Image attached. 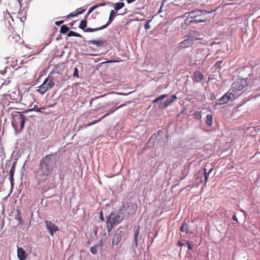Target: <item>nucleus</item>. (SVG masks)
I'll use <instances>...</instances> for the list:
<instances>
[{"label":"nucleus","mask_w":260,"mask_h":260,"mask_svg":"<svg viewBox=\"0 0 260 260\" xmlns=\"http://www.w3.org/2000/svg\"><path fill=\"white\" fill-rule=\"evenodd\" d=\"M56 166L55 154L47 155L40 160L35 176L39 189L44 191L49 189V176L51 174Z\"/></svg>","instance_id":"obj_1"},{"label":"nucleus","mask_w":260,"mask_h":260,"mask_svg":"<svg viewBox=\"0 0 260 260\" xmlns=\"http://www.w3.org/2000/svg\"><path fill=\"white\" fill-rule=\"evenodd\" d=\"M12 115V125L15 131V134H18L23 129L26 117L20 112H14Z\"/></svg>","instance_id":"obj_2"},{"label":"nucleus","mask_w":260,"mask_h":260,"mask_svg":"<svg viewBox=\"0 0 260 260\" xmlns=\"http://www.w3.org/2000/svg\"><path fill=\"white\" fill-rule=\"evenodd\" d=\"M123 219V217L121 216L120 211L118 213L111 212L108 215L106 220L108 232H111L114 226L120 223Z\"/></svg>","instance_id":"obj_3"},{"label":"nucleus","mask_w":260,"mask_h":260,"mask_svg":"<svg viewBox=\"0 0 260 260\" xmlns=\"http://www.w3.org/2000/svg\"><path fill=\"white\" fill-rule=\"evenodd\" d=\"M247 78H239L232 85L230 91L234 92V98H238L241 95L243 92H241L245 87L247 85Z\"/></svg>","instance_id":"obj_4"},{"label":"nucleus","mask_w":260,"mask_h":260,"mask_svg":"<svg viewBox=\"0 0 260 260\" xmlns=\"http://www.w3.org/2000/svg\"><path fill=\"white\" fill-rule=\"evenodd\" d=\"M209 13H210V11L196 9L188 13V18L191 22H202L206 21L207 18L206 15Z\"/></svg>","instance_id":"obj_5"},{"label":"nucleus","mask_w":260,"mask_h":260,"mask_svg":"<svg viewBox=\"0 0 260 260\" xmlns=\"http://www.w3.org/2000/svg\"><path fill=\"white\" fill-rule=\"evenodd\" d=\"M55 85V82L52 79V77H48L45 79L42 84L39 86L38 91L41 94L45 93L48 90L52 88Z\"/></svg>","instance_id":"obj_6"},{"label":"nucleus","mask_w":260,"mask_h":260,"mask_svg":"<svg viewBox=\"0 0 260 260\" xmlns=\"http://www.w3.org/2000/svg\"><path fill=\"white\" fill-rule=\"evenodd\" d=\"M124 105H125V104H121V105H120L119 106H118L117 107H116V105H115L114 107H112V108H111L109 112H108L107 113H106L105 115H104L102 117L100 118L99 119L95 120L93 122H91L90 123H88L87 125V126H91V125H92L93 124H95V123H96L101 121L105 117H107V116H108L110 114L113 113L116 110H117V109H118L123 107Z\"/></svg>","instance_id":"obj_7"},{"label":"nucleus","mask_w":260,"mask_h":260,"mask_svg":"<svg viewBox=\"0 0 260 260\" xmlns=\"http://www.w3.org/2000/svg\"><path fill=\"white\" fill-rule=\"evenodd\" d=\"M45 223L46 228L51 236H53L55 232L59 230L57 226L49 220H46Z\"/></svg>","instance_id":"obj_8"},{"label":"nucleus","mask_w":260,"mask_h":260,"mask_svg":"<svg viewBox=\"0 0 260 260\" xmlns=\"http://www.w3.org/2000/svg\"><path fill=\"white\" fill-rule=\"evenodd\" d=\"M86 26H87V21L86 20L84 19V20H81V21L80 22V23L79 25V27L80 29L83 30L84 31L88 32H94V31L100 30V27L94 28H86Z\"/></svg>","instance_id":"obj_9"},{"label":"nucleus","mask_w":260,"mask_h":260,"mask_svg":"<svg viewBox=\"0 0 260 260\" xmlns=\"http://www.w3.org/2000/svg\"><path fill=\"white\" fill-rule=\"evenodd\" d=\"M184 39L178 44V48L179 49H183L190 47L193 44V43L187 37H185V36H184Z\"/></svg>","instance_id":"obj_10"},{"label":"nucleus","mask_w":260,"mask_h":260,"mask_svg":"<svg viewBox=\"0 0 260 260\" xmlns=\"http://www.w3.org/2000/svg\"><path fill=\"white\" fill-rule=\"evenodd\" d=\"M200 35L198 31L190 30L185 36L193 43L194 41L200 39Z\"/></svg>","instance_id":"obj_11"},{"label":"nucleus","mask_w":260,"mask_h":260,"mask_svg":"<svg viewBox=\"0 0 260 260\" xmlns=\"http://www.w3.org/2000/svg\"><path fill=\"white\" fill-rule=\"evenodd\" d=\"M122 238V232L121 231L118 230L115 232L113 236L112 242V246L114 247L117 245L118 243L121 240Z\"/></svg>","instance_id":"obj_12"},{"label":"nucleus","mask_w":260,"mask_h":260,"mask_svg":"<svg viewBox=\"0 0 260 260\" xmlns=\"http://www.w3.org/2000/svg\"><path fill=\"white\" fill-rule=\"evenodd\" d=\"M192 79L194 82H200L204 79V76L200 71L196 70L193 72Z\"/></svg>","instance_id":"obj_13"},{"label":"nucleus","mask_w":260,"mask_h":260,"mask_svg":"<svg viewBox=\"0 0 260 260\" xmlns=\"http://www.w3.org/2000/svg\"><path fill=\"white\" fill-rule=\"evenodd\" d=\"M125 209L127 211L128 214L133 215L135 214L136 211L137 206L133 203H128Z\"/></svg>","instance_id":"obj_14"},{"label":"nucleus","mask_w":260,"mask_h":260,"mask_svg":"<svg viewBox=\"0 0 260 260\" xmlns=\"http://www.w3.org/2000/svg\"><path fill=\"white\" fill-rule=\"evenodd\" d=\"M115 17V13L114 11L111 10L108 22L105 25L100 27V30L107 27L112 22V21Z\"/></svg>","instance_id":"obj_15"},{"label":"nucleus","mask_w":260,"mask_h":260,"mask_svg":"<svg viewBox=\"0 0 260 260\" xmlns=\"http://www.w3.org/2000/svg\"><path fill=\"white\" fill-rule=\"evenodd\" d=\"M17 256L19 260H25L26 258L25 251L21 247H18Z\"/></svg>","instance_id":"obj_16"},{"label":"nucleus","mask_w":260,"mask_h":260,"mask_svg":"<svg viewBox=\"0 0 260 260\" xmlns=\"http://www.w3.org/2000/svg\"><path fill=\"white\" fill-rule=\"evenodd\" d=\"M203 170H200L199 172L196 174V180L197 183L199 184L202 182H203L204 177L203 175Z\"/></svg>","instance_id":"obj_17"},{"label":"nucleus","mask_w":260,"mask_h":260,"mask_svg":"<svg viewBox=\"0 0 260 260\" xmlns=\"http://www.w3.org/2000/svg\"><path fill=\"white\" fill-rule=\"evenodd\" d=\"M13 100H15L16 103H19L23 105H24L26 107H30L31 106V101L28 102H26L25 100L26 99H12Z\"/></svg>","instance_id":"obj_18"},{"label":"nucleus","mask_w":260,"mask_h":260,"mask_svg":"<svg viewBox=\"0 0 260 260\" xmlns=\"http://www.w3.org/2000/svg\"><path fill=\"white\" fill-rule=\"evenodd\" d=\"M203 170V174H204L203 175V177H204L203 182L205 184H206L208 181L209 174L213 170V169H211L208 173L206 172V169H204Z\"/></svg>","instance_id":"obj_19"},{"label":"nucleus","mask_w":260,"mask_h":260,"mask_svg":"<svg viewBox=\"0 0 260 260\" xmlns=\"http://www.w3.org/2000/svg\"><path fill=\"white\" fill-rule=\"evenodd\" d=\"M180 230L181 231V232L185 233H190V234L192 233V232L189 231L188 225L187 223L186 222H184L182 223V224L181 226V228H180Z\"/></svg>","instance_id":"obj_20"},{"label":"nucleus","mask_w":260,"mask_h":260,"mask_svg":"<svg viewBox=\"0 0 260 260\" xmlns=\"http://www.w3.org/2000/svg\"><path fill=\"white\" fill-rule=\"evenodd\" d=\"M140 233V225H138L137 227V229L135 232L134 234V242L135 244V246H137L138 245V237Z\"/></svg>","instance_id":"obj_21"},{"label":"nucleus","mask_w":260,"mask_h":260,"mask_svg":"<svg viewBox=\"0 0 260 260\" xmlns=\"http://www.w3.org/2000/svg\"><path fill=\"white\" fill-rule=\"evenodd\" d=\"M105 5V4H104V3H102V4H99V5H94L92 7H91L89 10H88V13L87 14H86V17L88 15H89L94 9L98 8V7H100V6H104Z\"/></svg>","instance_id":"obj_22"},{"label":"nucleus","mask_w":260,"mask_h":260,"mask_svg":"<svg viewBox=\"0 0 260 260\" xmlns=\"http://www.w3.org/2000/svg\"><path fill=\"white\" fill-rule=\"evenodd\" d=\"M192 22L191 21H190V19L187 18V19L184 20V22H182L181 23V27L182 29H185L187 26L190 24V23Z\"/></svg>","instance_id":"obj_23"},{"label":"nucleus","mask_w":260,"mask_h":260,"mask_svg":"<svg viewBox=\"0 0 260 260\" xmlns=\"http://www.w3.org/2000/svg\"><path fill=\"white\" fill-rule=\"evenodd\" d=\"M104 43H105V41H99V40H90V41H88L89 44H92L93 45H95L97 46H101Z\"/></svg>","instance_id":"obj_24"},{"label":"nucleus","mask_w":260,"mask_h":260,"mask_svg":"<svg viewBox=\"0 0 260 260\" xmlns=\"http://www.w3.org/2000/svg\"><path fill=\"white\" fill-rule=\"evenodd\" d=\"M213 118L211 114H208L206 116V123L207 125L211 126L213 123Z\"/></svg>","instance_id":"obj_25"},{"label":"nucleus","mask_w":260,"mask_h":260,"mask_svg":"<svg viewBox=\"0 0 260 260\" xmlns=\"http://www.w3.org/2000/svg\"><path fill=\"white\" fill-rule=\"evenodd\" d=\"M231 99H218L215 105H222L227 103Z\"/></svg>","instance_id":"obj_26"},{"label":"nucleus","mask_w":260,"mask_h":260,"mask_svg":"<svg viewBox=\"0 0 260 260\" xmlns=\"http://www.w3.org/2000/svg\"><path fill=\"white\" fill-rule=\"evenodd\" d=\"M81 10L80 11H78L77 13H71V14H70L69 15H68V17H73V16H76L79 14H81L82 13H83L86 10L85 9H80Z\"/></svg>","instance_id":"obj_27"},{"label":"nucleus","mask_w":260,"mask_h":260,"mask_svg":"<svg viewBox=\"0 0 260 260\" xmlns=\"http://www.w3.org/2000/svg\"><path fill=\"white\" fill-rule=\"evenodd\" d=\"M124 6V4L122 2L116 3L114 6V9L115 10L118 11L120 9L122 8Z\"/></svg>","instance_id":"obj_28"},{"label":"nucleus","mask_w":260,"mask_h":260,"mask_svg":"<svg viewBox=\"0 0 260 260\" xmlns=\"http://www.w3.org/2000/svg\"><path fill=\"white\" fill-rule=\"evenodd\" d=\"M79 37V38H81L82 36L81 35H80L78 33H77L74 31H72V30H71V31H69L68 34V37Z\"/></svg>","instance_id":"obj_29"},{"label":"nucleus","mask_w":260,"mask_h":260,"mask_svg":"<svg viewBox=\"0 0 260 260\" xmlns=\"http://www.w3.org/2000/svg\"><path fill=\"white\" fill-rule=\"evenodd\" d=\"M70 29V28L66 25H63L61 26L60 32L61 34H65Z\"/></svg>","instance_id":"obj_30"},{"label":"nucleus","mask_w":260,"mask_h":260,"mask_svg":"<svg viewBox=\"0 0 260 260\" xmlns=\"http://www.w3.org/2000/svg\"><path fill=\"white\" fill-rule=\"evenodd\" d=\"M16 165V162L15 161V162H13L12 167H11V168L10 171L9 175H11V176H14V173H15V171Z\"/></svg>","instance_id":"obj_31"},{"label":"nucleus","mask_w":260,"mask_h":260,"mask_svg":"<svg viewBox=\"0 0 260 260\" xmlns=\"http://www.w3.org/2000/svg\"><path fill=\"white\" fill-rule=\"evenodd\" d=\"M223 64L224 63H223L222 61H219L215 63L214 64V68L216 70L220 69Z\"/></svg>","instance_id":"obj_32"},{"label":"nucleus","mask_w":260,"mask_h":260,"mask_svg":"<svg viewBox=\"0 0 260 260\" xmlns=\"http://www.w3.org/2000/svg\"><path fill=\"white\" fill-rule=\"evenodd\" d=\"M16 219L18 220V225H21L22 224V219L20 212H18V214L16 216Z\"/></svg>","instance_id":"obj_33"},{"label":"nucleus","mask_w":260,"mask_h":260,"mask_svg":"<svg viewBox=\"0 0 260 260\" xmlns=\"http://www.w3.org/2000/svg\"><path fill=\"white\" fill-rule=\"evenodd\" d=\"M233 93L234 92H232L230 90L228 92L225 93L221 98H231V95H232L234 97Z\"/></svg>","instance_id":"obj_34"},{"label":"nucleus","mask_w":260,"mask_h":260,"mask_svg":"<svg viewBox=\"0 0 260 260\" xmlns=\"http://www.w3.org/2000/svg\"><path fill=\"white\" fill-rule=\"evenodd\" d=\"M97 247H98V246H92L91 248H90V251L92 253V254H96L97 253Z\"/></svg>","instance_id":"obj_35"},{"label":"nucleus","mask_w":260,"mask_h":260,"mask_svg":"<svg viewBox=\"0 0 260 260\" xmlns=\"http://www.w3.org/2000/svg\"><path fill=\"white\" fill-rule=\"evenodd\" d=\"M173 101H174V100H173L172 99H169L168 101L167 100L166 101V103L165 104H164V108L168 106L169 104L172 103Z\"/></svg>","instance_id":"obj_36"},{"label":"nucleus","mask_w":260,"mask_h":260,"mask_svg":"<svg viewBox=\"0 0 260 260\" xmlns=\"http://www.w3.org/2000/svg\"><path fill=\"white\" fill-rule=\"evenodd\" d=\"M73 76L74 77H79V76H78V69L77 68H75L74 69Z\"/></svg>","instance_id":"obj_37"},{"label":"nucleus","mask_w":260,"mask_h":260,"mask_svg":"<svg viewBox=\"0 0 260 260\" xmlns=\"http://www.w3.org/2000/svg\"><path fill=\"white\" fill-rule=\"evenodd\" d=\"M9 179H10V182H11V184L12 186L13 185V184H14V176H11V175H9Z\"/></svg>","instance_id":"obj_38"},{"label":"nucleus","mask_w":260,"mask_h":260,"mask_svg":"<svg viewBox=\"0 0 260 260\" xmlns=\"http://www.w3.org/2000/svg\"><path fill=\"white\" fill-rule=\"evenodd\" d=\"M144 28L146 29H148L150 28V26L149 25V21L146 22V23L144 25Z\"/></svg>","instance_id":"obj_39"},{"label":"nucleus","mask_w":260,"mask_h":260,"mask_svg":"<svg viewBox=\"0 0 260 260\" xmlns=\"http://www.w3.org/2000/svg\"><path fill=\"white\" fill-rule=\"evenodd\" d=\"M100 219L101 220H102V221L104 220L103 213V212L102 211L100 213Z\"/></svg>","instance_id":"obj_40"},{"label":"nucleus","mask_w":260,"mask_h":260,"mask_svg":"<svg viewBox=\"0 0 260 260\" xmlns=\"http://www.w3.org/2000/svg\"><path fill=\"white\" fill-rule=\"evenodd\" d=\"M63 21L62 20H61V21H56L55 22V24L56 25H60L61 24H62L63 23Z\"/></svg>","instance_id":"obj_41"},{"label":"nucleus","mask_w":260,"mask_h":260,"mask_svg":"<svg viewBox=\"0 0 260 260\" xmlns=\"http://www.w3.org/2000/svg\"><path fill=\"white\" fill-rule=\"evenodd\" d=\"M185 244L187 245V247L189 249H190V250L192 249V246H191V244L188 242H186L185 243Z\"/></svg>","instance_id":"obj_42"},{"label":"nucleus","mask_w":260,"mask_h":260,"mask_svg":"<svg viewBox=\"0 0 260 260\" xmlns=\"http://www.w3.org/2000/svg\"><path fill=\"white\" fill-rule=\"evenodd\" d=\"M0 73L3 75H5L6 73H7V71L6 70H3V71H0Z\"/></svg>","instance_id":"obj_43"},{"label":"nucleus","mask_w":260,"mask_h":260,"mask_svg":"<svg viewBox=\"0 0 260 260\" xmlns=\"http://www.w3.org/2000/svg\"><path fill=\"white\" fill-rule=\"evenodd\" d=\"M232 219L235 221H238V218L235 215H233Z\"/></svg>","instance_id":"obj_44"},{"label":"nucleus","mask_w":260,"mask_h":260,"mask_svg":"<svg viewBox=\"0 0 260 260\" xmlns=\"http://www.w3.org/2000/svg\"><path fill=\"white\" fill-rule=\"evenodd\" d=\"M135 1H136V0H126L127 3L128 4L132 3L134 2H135Z\"/></svg>","instance_id":"obj_45"},{"label":"nucleus","mask_w":260,"mask_h":260,"mask_svg":"<svg viewBox=\"0 0 260 260\" xmlns=\"http://www.w3.org/2000/svg\"><path fill=\"white\" fill-rule=\"evenodd\" d=\"M183 245H186V244H185V243H182L180 241L178 242V245L179 246H181Z\"/></svg>","instance_id":"obj_46"},{"label":"nucleus","mask_w":260,"mask_h":260,"mask_svg":"<svg viewBox=\"0 0 260 260\" xmlns=\"http://www.w3.org/2000/svg\"><path fill=\"white\" fill-rule=\"evenodd\" d=\"M162 9V3L161 4V5L160 6L159 12L161 11Z\"/></svg>","instance_id":"obj_47"},{"label":"nucleus","mask_w":260,"mask_h":260,"mask_svg":"<svg viewBox=\"0 0 260 260\" xmlns=\"http://www.w3.org/2000/svg\"><path fill=\"white\" fill-rule=\"evenodd\" d=\"M99 244H100V246H103V241H100Z\"/></svg>","instance_id":"obj_48"},{"label":"nucleus","mask_w":260,"mask_h":260,"mask_svg":"<svg viewBox=\"0 0 260 260\" xmlns=\"http://www.w3.org/2000/svg\"><path fill=\"white\" fill-rule=\"evenodd\" d=\"M161 99H155V100L154 101V103H155L157 102L159 100H161Z\"/></svg>","instance_id":"obj_49"},{"label":"nucleus","mask_w":260,"mask_h":260,"mask_svg":"<svg viewBox=\"0 0 260 260\" xmlns=\"http://www.w3.org/2000/svg\"><path fill=\"white\" fill-rule=\"evenodd\" d=\"M117 61L115 60H110V61H109V62H117Z\"/></svg>","instance_id":"obj_50"},{"label":"nucleus","mask_w":260,"mask_h":260,"mask_svg":"<svg viewBox=\"0 0 260 260\" xmlns=\"http://www.w3.org/2000/svg\"><path fill=\"white\" fill-rule=\"evenodd\" d=\"M171 98H177L175 94H173L171 96Z\"/></svg>","instance_id":"obj_51"},{"label":"nucleus","mask_w":260,"mask_h":260,"mask_svg":"<svg viewBox=\"0 0 260 260\" xmlns=\"http://www.w3.org/2000/svg\"><path fill=\"white\" fill-rule=\"evenodd\" d=\"M168 96L167 94H164V98H167Z\"/></svg>","instance_id":"obj_52"},{"label":"nucleus","mask_w":260,"mask_h":260,"mask_svg":"<svg viewBox=\"0 0 260 260\" xmlns=\"http://www.w3.org/2000/svg\"><path fill=\"white\" fill-rule=\"evenodd\" d=\"M104 96V95L99 96H96V98H103Z\"/></svg>","instance_id":"obj_53"},{"label":"nucleus","mask_w":260,"mask_h":260,"mask_svg":"<svg viewBox=\"0 0 260 260\" xmlns=\"http://www.w3.org/2000/svg\"><path fill=\"white\" fill-rule=\"evenodd\" d=\"M11 108H15V109H19V108H17V107H12Z\"/></svg>","instance_id":"obj_54"},{"label":"nucleus","mask_w":260,"mask_h":260,"mask_svg":"<svg viewBox=\"0 0 260 260\" xmlns=\"http://www.w3.org/2000/svg\"><path fill=\"white\" fill-rule=\"evenodd\" d=\"M158 98H162V95H160Z\"/></svg>","instance_id":"obj_55"},{"label":"nucleus","mask_w":260,"mask_h":260,"mask_svg":"<svg viewBox=\"0 0 260 260\" xmlns=\"http://www.w3.org/2000/svg\"><path fill=\"white\" fill-rule=\"evenodd\" d=\"M14 103V102H10V104H13Z\"/></svg>","instance_id":"obj_56"},{"label":"nucleus","mask_w":260,"mask_h":260,"mask_svg":"<svg viewBox=\"0 0 260 260\" xmlns=\"http://www.w3.org/2000/svg\"><path fill=\"white\" fill-rule=\"evenodd\" d=\"M40 109H39V110H38V109H37V111H40Z\"/></svg>","instance_id":"obj_57"},{"label":"nucleus","mask_w":260,"mask_h":260,"mask_svg":"<svg viewBox=\"0 0 260 260\" xmlns=\"http://www.w3.org/2000/svg\"><path fill=\"white\" fill-rule=\"evenodd\" d=\"M253 98H257V96H255Z\"/></svg>","instance_id":"obj_58"}]
</instances>
